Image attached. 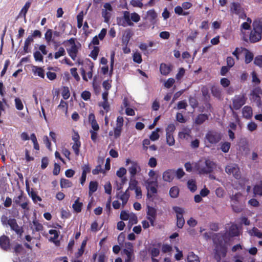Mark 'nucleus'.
<instances>
[{
	"label": "nucleus",
	"mask_w": 262,
	"mask_h": 262,
	"mask_svg": "<svg viewBox=\"0 0 262 262\" xmlns=\"http://www.w3.org/2000/svg\"><path fill=\"white\" fill-rule=\"evenodd\" d=\"M214 167V163L210 160L201 159L193 164V168L199 174H204L210 173Z\"/></svg>",
	"instance_id": "1"
},
{
	"label": "nucleus",
	"mask_w": 262,
	"mask_h": 262,
	"mask_svg": "<svg viewBox=\"0 0 262 262\" xmlns=\"http://www.w3.org/2000/svg\"><path fill=\"white\" fill-rule=\"evenodd\" d=\"M262 35V18L255 20L252 24V29L249 36H246L251 43H255L261 39Z\"/></svg>",
	"instance_id": "2"
},
{
	"label": "nucleus",
	"mask_w": 262,
	"mask_h": 262,
	"mask_svg": "<svg viewBox=\"0 0 262 262\" xmlns=\"http://www.w3.org/2000/svg\"><path fill=\"white\" fill-rule=\"evenodd\" d=\"M123 20L121 18L118 19V24L119 25L125 27L126 26H133L134 25L133 22L138 23L140 20V16L136 12L130 13L127 11L123 12Z\"/></svg>",
	"instance_id": "3"
},
{
	"label": "nucleus",
	"mask_w": 262,
	"mask_h": 262,
	"mask_svg": "<svg viewBox=\"0 0 262 262\" xmlns=\"http://www.w3.org/2000/svg\"><path fill=\"white\" fill-rule=\"evenodd\" d=\"M64 43L67 47V51L69 55L73 60H75L76 58L78 50L81 47L80 43L76 41V39L74 38H71L65 41Z\"/></svg>",
	"instance_id": "4"
},
{
	"label": "nucleus",
	"mask_w": 262,
	"mask_h": 262,
	"mask_svg": "<svg viewBox=\"0 0 262 262\" xmlns=\"http://www.w3.org/2000/svg\"><path fill=\"white\" fill-rule=\"evenodd\" d=\"M94 63L89 59H86L82 62L80 68L82 78L85 81L91 79L93 76V69Z\"/></svg>",
	"instance_id": "5"
},
{
	"label": "nucleus",
	"mask_w": 262,
	"mask_h": 262,
	"mask_svg": "<svg viewBox=\"0 0 262 262\" xmlns=\"http://www.w3.org/2000/svg\"><path fill=\"white\" fill-rule=\"evenodd\" d=\"M145 185L147 190V196L148 198H151L153 195L157 193V188L158 187L157 179H148L145 182Z\"/></svg>",
	"instance_id": "6"
},
{
	"label": "nucleus",
	"mask_w": 262,
	"mask_h": 262,
	"mask_svg": "<svg viewBox=\"0 0 262 262\" xmlns=\"http://www.w3.org/2000/svg\"><path fill=\"white\" fill-rule=\"evenodd\" d=\"M124 247L122 251V254L125 255L124 262H132L134 259V247L132 243H125Z\"/></svg>",
	"instance_id": "7"
},
{
	"label": "nucleus",
	"mask_w": 262,
	"mask_h": 262,
	"mask_svg": "<svg viewBox=\"0 0 262 262\" xmlns=\"http://www.w3.org/2000/svg\"><path fill=\"white\" fill-rule=\"evenodd\" d=\"M125 165H129L128 168V170L130 175V177L135 178V176L141 171V167L138 163L136 161H132L127 159L125 161Z\"/></svg>",
	"instance_id": "8"
},
{
	"label": "nucleus",
	"mask_w": 262,
	"mask_h": 262,
	"mask_svg": "<svg viewBox=\"0 0 262 262\" xmlns=\"http://www.w3.org/2000/svg\"><path fill=\"white\" fill-rule=\"evenodd\" d=\"M13 202L16 205H19L21 207V208L24 210V213L29 211V201L25 196L20 194L17 196H15L13 199Z\"/></svg>",
	"instance_id": "9"
},
{
	"label": "nucleus",
	"mask_w": 262,
	"mask_h": 262,
	"mask_svg": "<svg viewBox=\"0 0 262 262\" xmlns=\"http://www.w3.org/2000/svg\"><path fill=\"white\" fill-rule=\"evenodd\" d=\"M225 171L229 175H232L236 179H238L241 177L239 168L235 164H230L228 165L226 167Z\"/></svg>",
	"instance_id": "10"
},
{
	"label": "nucleus",
	"mask_w": 262,
	"mask_h": 262,
	"mask_svg": "<svg viewBox=\"0 0 262 262\" xmlns=\"http://www.w3.org/2000/svg\"><path fill=\"white\" fill-rule=\"evenodd\" d=\"M173 210L177 214V225L179 228H182L185 223V220L183 217L184 212V209L179 207H174Z\"/></svg>",
	"instance_id": "11"
},
{
	"label": "nucleus",
	"mask_w": 262,
	"mask_h": 262,
	"mask_svg": "<svg viewBox=\"0 0 262 262\" xmlns=\"http://www.w3.org/2000/svg\"><path fill=\"white\" fill-rule=\"evenodd\" d=\"M124 120L122 117L117 118L116 127L114 128V136L115 139L118 138L121 134Z\"/></svg>",
	"instance_id": "12"
},
{
	"label": "nucleus",
	"mask_w": 262,
	"mask_h": 262,
	"mask_svg": "<svg viewBox=\"0 0 262 262\" xmlns=\"http://www.w3.org/2000/svg\"><path fill=\"white\" fill-rule=\"evenodd\" d=\"M246 101V96L244 95L235 96L233 99V106L235 110L239 109Z\"/></svg>",
	"instance_id": "13"
},
{
	"label": "nucleus",
	"mask_w": 262,
	"mask_h": 262,
	"mask_svg": "<svg viewBox=\"0 0 262 262\" xmlns=\"http://www.w3.org/2000/svg\"><path fill=\"white\" fill-rule=\"evenodd\" d=\"M113 11L112 6L110 3H105L102 10V16L104 18V21L108 23L111 17V14Z\"/></svg>",
	"instance_id": "14"
},
{
	"label": "nucleus",
	"mask_w": 262,
	"mask_h": 262,
	"mask_svg": "<svg viewBox=\"0 0 262 262\" xmlns=\"http://www.w3.org/2000/svg\"><path fill=\"white\" fill-rule=\"evenodd\" d=\"M206 139L211 144H215L221 139L220 134L215 132H209L206 135Z\"/></svg>",
	"instance_id": "15"
},
{
	"label": "nucleus",
	"mask_w": 262,
	"mask_h": 262,
	"mask_svg": "<svg viewBox=\"0 0 262 262\" xmlns=\"http://www.w3.org/2000/svg\"><path fill=\"white\" fill-rule=\"evenodd\" d=\"M252 20L249 17L246 18V21L243 23L240 27L241 34L243 36V38L245 41H248V38L246 37L245 32L244 30H248L251 28V24Z\"/></svg>",
	"instance_id": "16"
},
{
	"label": "nucleus",
	"mask_w": 262,
	"mask_h": 262,
	"mask_svg": "<svg viewBox=\"0 0 262 262\" xmlns=\"http://www.w3.org/2000/svg\"><path fill=\"white\" fill-rule=\"evenodd\" d=\"M262 95V90L259 87L254 88L250 94V100L253 101H257L258 104L260 102L259 95Z\"/></svg>",
	"instance_id": "17"
},
{
	"label": "nucleus",
	"mask_w": 262,
	"mask_h": 262,
	"mask_svg": "<svg viewBox=\"0 0 262 262\" xmlns=\"http://www.w3.org/2000/svg\"><path fill=\"white\" fill-rule=\"evenodd\" d=\"M156 209L152 207L148 206L147 211V219L149 221L151 225H154L156 217Z\"/></svg>",
	"instance_id": "18"
},
{
	"label": "nucleus",
	"mask_w": 262,
	"mask_h": 262,
	"mask_svg": "<svg viewBox=\"0 0 262 262\" xmlns=\"http://www.w3.org/2000/svg\"><path fill=\"white\" fill-rule=\"evenodd\" d=\"M227 249L224 247H218L215 249V258L217 262H220L222 257H225L226 255Z\"/></svg>",
	"instance_id": "19"
},
{
	"label": "nucleus",
	"mask_w": 262,
	"mask_h": 262,
	"mask_svg": "<svg viewBox=\"0 0 262 262\" xmlns=\"http://www.w3.org/2000/svg\"><path fill=\"white\" fill-rule=\"evenodd\" d=\"M191 130L188 128H184L179 132V138L181 140L189 141L191 138Z\"/></svg>",
	"instance_id": "20"
},
{
	"label": "nucleus",
	"mask_w": 262,
	"mask_h": 262,
	"mask_svg": "<svg viewBox=\"0 0 262 262\" xmlns=\"http://www.w3.org/2000/svg\"><path fill=\"white\" fill-rule=\"evenodd\" d=\"M116 198L120 199L122 201V206L124 207V205L127 202L129 198V193L128 190H126L125 192H119L116 194Z\"/></svg>",
	"instance_id": "21"
},
{
	"label": "nucleus",
	"mask_w": 262,
	"mask_h": 262,
	"mask_svg": "<svg viewBox=\"0 0 262 262\" xmlns=\"http://www.w3.org/2000/svg\"><path fill=\"white\" fill-rule=\"evenodd\" d=\"M175 173L174 171L171 169L165 171L162 174L163 180L168 182H171L174 178Z\"/></svg>",
	"instance_id": "22"
},
{
	"label": "nucleus",
	"mask_w": 262,
	"mask_h": 262,
	"mask_svg": "<svg viewBox=\"0 0 262 262\" xmlns=\"http://www.w3.org/2000/svg\"><path fill=\"white\" fill-rule=\"evenodd\" d=\"M231 10L236 14H241V17H246V14L243 13V10L238 3H233L231 5Z\"/></svg>",
	"instance_id": "23"
},
{
	"label": "nucleus",
	"mask_w": 262,
	"mask_h": 262,
	"mask_svg": "<svg viewBox=\"0 0 262 262\" xmlns=\"http://www.w3.org/2000/svg\"><path fill=\"white\" fill-rule=\"evenodd\" d=\"M0 246L4 250L8 249L10 247L9 238L5 235L0 237Z\"/></svg>",
	"instance_id": "24"
},
{
	"label": "nucleus",
	"mask_w": 262,
	"mask_h": 262,
	"mask_svg": "<svg viewBox=\"0 0 262 262\" xmlns=\"http://www.w3.org/2000/svg\"><path fill=\"white\" fill-rule=\"evenodd\" d=\"M8 225H9L11 228L13 230L15 231L17 233H21V228L18 226L15 219H9L8 221Z\"/></svg>",
	"instance_id": "25"
},
{
	"label": "nucleus",
	"mask_w": 262,
	"mask_h": 262,
	"mask_svg": "<svg viewBox=\"0 0 262 262\" xmlns=\"http://www.w3.org/2000/svg\"><path fill=\"white\" fill-rule=\"evenodd\" d=\"M243 116L246 119H250L252 116V110L250 106H245L242 110Z\"/></svg>",
	"instance_id": "26"
},
{
	"label": "nucleus",
	"mask_w": 262,
	"mask_h": 262,
	"mask_svg": "<svg viewBox=\"0 0 262 262\" xmlns=\"http://www.w3.org/2000/svg\"><path fill=\"white\" fill-rule=\"evenodd\" d=\"M147 18L152 23H155L157 17V14L153 9L147 12Z\"/></svg>",
	"instance_id": "27"
},
{
	"label": "nucleus",
	"mask_w": 262,
	"mask_h": 262,
	"mask_svg": "<svg viewBox=\"0 0 262 262\" xmlns=\"http://www.w3.org/2000/svg\"><path fill=\"white\" fill-rule=\"evenodd\" d=\"M32 70L35 75H37L41 78H44V70L41 68L33 66Z\"/></svg>",
	"instance_id": "28"
},
{
	"label": "nucleus",
	"mask_w": 262,
	"mask_h": 262,
	"mask_svg": "<svg viewBox=\"0 0 262 262\" xmlns=\"http://www.w3.org/2000/svg\"><path fill=\"white\" fill-rule=\"evenodd\" d=\"M160 69L161 73L164 75H168L171 70L170 67L165 63H162L160 65Z\"/></svg>",
	"instance_id": "29"
},
{
	"label": "nucleus",
	"mask_w": 262,
	"mask_h": 262,
	"mask_svg": "<svg viewBox=\"0 0 262 262\" xmlns=\"http://www.w3.org/2000/svg\"><path fill=\"white\" fill-rule=\"evenodd\" d=\"M208 117L205 114H200L194 120V123L197 125L202 124L205 121L207 120Z\"/></svg>",
	"instance_id": "30"
},
{
	"label": "nucleus",
	"mask_w": 262,
	"mask_h": 262,
	"mask_svg": "<svg viewBox=\"0 0 262 262\" xmlns=\"http://www.w3.org/2000/svg\"><path fill=\"white\" fill-rule=\"evenodd\" d=\"M138 182L134 177H130L129 183V187L127 190H134L139 188L138 186Z\"/></svg>",
	"instance_id": "31"
},
{
	"label": "nucleus",
	"mask_w": 262,
	"mask_h": 262,
	"mask_svg": "<svg viewBox=\"0 0 262 262\" xmlns=\"http://www.w3.org/2000/svg\"><path fill=\"white\" fill-rule=\"evenodd\" d=\"M243 51L245 52V62L246 63L251 62L253 59L254 55L253 53L245 48H244Z\"/></svg>",
	"instance_id": "32"
},
{
	"label": "nucleus",
	"mask_w": 262,
	"mask_h": 262,
	"mask_svg": "<svg viewBox=\"0 0 262 262\" xmlns=\"http://www.w3.org/2000/svg\"><path fill=\"white\" fill-rule=\"evenodd\" d=\"M82 203L79 202V198H78L72 205L74 210L76 212H80L81 210Z\"/></svg>",
	"instance_id": "33"
},
{
	"label": "nucleus",
	"mask_w": 262,
	"mask_h": 262,
	"mask_svg": "<svg viewBox=\"0 0 262 262\" xmlns=\"http://www.w3.org/2000/svg\"><path fill=\"white\" fill-rule=\"evenodd\" d=\"M254 195L262 196V182L255 185L253 188Z\"/></svg>",
	"instance_id": "34"
},
{
	"label": "nucleus",
	"mask_w": 262,
	"mask_h": 262,
	"mask_svg": "<svg viewBox=\"0 0 262 262\" xmlns=\"http://www.w3.org/2000/svg\"><path fill=\"white\" fill-rule=\"evenodd\" d=\"M239 234V229L236 225H232L229 230V234L231 236H236Z\"/></svg>",
	"instance_id": "35"
},
{
	"label": "nucleus",
	"mask_w": 262,
	"mask_h": 262,
	"mask_svg": "<svg viewBox=\"0 0 262 262\" xmlns=\"http://www.w3.org/2000/svg\"><path fill=\"white\" fill-rule=\"evenodd\" d=\"M187 262H200L199 257L193 252H189L187 256Z\"/></svg>",
	"instance_id": "36"
},
{
	"label": "nucleus",
	"mask_w": 262,
	"mask_h": 262,
	"mask_svg": "<svg viewBox=\"0 0 262 262\" xmlns=\"http://www.w3.org/2000/svg\"><path fill=\"white\" fill-rule=\"evenodd\" d=\"M32 36L29 35L26 39L24 43V50L25 53L28 52V48L31 43L33 41Z\"/></svg>",
	"instance_id": "37"
},
{
	"label": "nucleus",
	"mask_w": 262,
	"mask_h": 262,
	"mask_svg": "<svg viewBox=\"0 0 262 262\" xmlns=\"http://www.w3.org/2000/svg\"><path fill=\"white\" fill-rule=\"evenodd\" d=\"M15 106L17 110L21 111L24 109V104L22 100L18 97H16L14 99Z\"/></svg>",
	"instance_id": "38"
},
{
	"label": "nucleus",
	"mask_w": 262,
	"mask_h": 262,
	"mask_svg": "<svg viewBox=\"0 0 262 262\" xmlns=\"http://www.w3.org/2000/svg\"><path fill=\"white\" fill-rule=\"evenodd\" d=\"M98 183L97 182L91 181L89 185V194L92 195L95 192L98 187Z\"/></svg>",
	"instance_id": "39"
},
{
	"label": "nucleus",
	"mask_w": 262,
	"mask_h": 262,
	"mask_svg": "<svg viewBox=\"0 0 262 262\" xmlns=\"http://www.w3.org/2000/svg\"><path fill=\"white\" fill-rule=\"evenodd\" d=\"M179 193V189L176 186H173L169 190V194L171 198H176Z\"/></svg>",
	"instance_id": "40"
},
{
	"label": "nucleus",
	"mask_w": 262,
	"mask_h": 262,
	"mask_svg": "<svg viewBox=\"0 0 262 262\" xmlns=\"http://www.w3.org/2000/svg\"><path fill=\"white\" fill-rule=\"evenodd\" d=\"M72 186V183L69 180L62 179L60 180V186L61 188H67L71 187Z\"/></svg>",
	"instance_id": "41"
},
{
	"label": "nucleus",
	"mask_w": 262,
	"mask_h": 262,
	"mask_svg": "<svg viewBox=\"0 0 262 262\" xmlns=\"http://www.w3.org/2000/svg\"><path fill=\"white\" fill-rule=\"evenodd\" d=\"M160 130L159 128H157L155 131H153L149 136V139L153 141H156L159 139L160 136L159 132Z\"/></svg>",
	"instance_id": "42"
},
{
	"label": "nucleus",
	"mask_w": 262,
	"mask_h": 262,
	"mask_svg": "<svg viewBox=\"0 0 262 262\" xmlns=\"http://www.w3.org/2000/svg\"><path fill=\"white\" fill-rule=\"evenodd\" d=\"M249 233L251 235H254L258 238H262V232H260L256 228L254 227L252 229L249 230Z\"/></svg>",
	"instance_id": "43"
},
{
	"label": "nucleus",
	"mask_w": 262,
	"mask_h": 262,
	"mask_svg": "<svg viewBox=\"0 0 262 262\" xmlns=\"http://www.w3.org/2000/svg\"><path fill=\"white\" fill-rule=\"evenodd\" d=\"M31 228L33 230H36L37 231L42 230V225L38 223L37 221H33L32 224H31Z\"/></svg>",
	"instance_id": "44"
},
{
	"label": "nucleus",
	"mask_w": 262,
	"mask_h": 262,
	"mask_svg": "<svg viewBox=\"0 0 262 262\" xmlns=\"http://www.w3.org/2000/svg\"><path fill=\"white\" fill-rule=\"evenodd\" d=\"M80 147H81V142H74L72 145V148L76 156H78L79 154V151H80L79 149H80Z\"/></svg>",
	"instance_id": "45"
},
{
	"label": "nucleus",
	"mask_w": 262,
	"mask_h": 262,
	"mask_svg": "<svg viewBox=\"0 0 262 262\" xmlns=\"http://www.w3.org/2000/svg\"><path fill=\"white\" fill-rule=\"evenodd\" d=\"M187 185L191 191L194 192L196 190V185L195 181L189 180L187 182Z\"/></svg>",
	"instance_id": "46"
},
{
	"label": "nucleus",
	"mask_w": 262,
	"mask_h": 262,
	"mask_svg": "<svg viewBox=\"0 0 262 262\" xmlns=\"http://www.w3.org/2000/svg\"><path fill=\"white\" fill-rule=\"evenodd\" d=\"M66 51L64 49L63 47H60L58 50L55 53L54 58L55 59H58L61 56L65 55Z\"/></svg>",
	"instance_id": "47"
},
{
	"label": "nucleus",
	"mask_w": 262,
	"mask_h": 262,
	"mask_svg": "<svg viewBox=\"0 0 262 262\" xmlns=\"http://www.w3.org/2000/svg\"><path fill=\"white\" fill-rule=\"evenodd\" d=\"M212 93L216 97L220 98L221 96V90L216 86H212L211 89Z\"/></svg>",
	"instance_id": "48"
},
{
	"label": "nucleus",
	"mask_w": 262,
	"mask_h": 262,
	"mask_svg": "<svg viewBox=\"0 0 262 262\" xmlns=\"http://www.w3.org/2000/svg\"><path fill=\"white\" fill-rule=\"evenodd\" d=\"M230 143L228 142L222 143L221 144V149L224 152H227L230 148Z\"/></svg>",
	"instance_id": "49"
},
{
	"label": "nucleus",
	"mask_w": 262,
	"mask_h": 262,
	"mask_svg": "<svg viewBox=\"0 0 262 262\" xmlns=\"http://www.w3.org/2000/svg\"><path fill=\"white\" fill-rule=\"evenodd\" d=\"M166 142L169 146H173L174 145L175 140L172 135H166Z\"/></svg>",
	"instance_id": "50"
},
{
	"label": "nucleus",
	"mask_w": 262,
	"mask_h": 262,
	"mask_svg": "<svg viewBox=\"0 0 262 262\" xmlns=\"http://www.w3.org/2000/svg\"><path fill=\"white\" fill-rule=\"evenodd\" d=\"M99 52V48L98 47H94V49H93V50L92 51V52L91 53L90 56L94 60H96L98 55Z\"/></svg>",
	"instance_id": "51"
},
{
	"label": "nucleus",
	"mask_w": 262,
	"mask_h": 262,
	"mask_svg": "<svg viewBox=\"0 0 262 262\" xmlns=\"http://www.w3.org/2000/svg\"><path fill=\"white\" fill-rule=\"evenodd\" d=\"M62 96L64 99H67L70 96L69 88L67 87H63L61 92Z\"/></svg>",
	"instance_id": "52"
},
{
	"label": "nucleus",
	"mask_w": 262,
	"mask_h": 262,
	"mask_svg": "<svg viewBox=\"0 0 262 262\" xmlns=\"http://www.w3.org/2000/svg\"><path fill=\"white\" fill-rule=\"evenodd\" d=\"M52 30L50 29L48 30L45 33V39L48 43L53 41L52 39Z\"/></svg>",
	"instance_id": "53"
},
{
	"label": "nucleus",
	"mask_w": 262,
	"mask_h": 262,
	"mask_svg": "<svg viewBox=\"0 0 262 262\" xmlns=\"http://www.w3.org/2000/svg\"><path fill=\"white\" fill-rule=\"evenodd\" d=\"M6 105L7 103L5 99H3L2 101H0V116L5 114Z\"/></svg>",
	"instance_id": "54"
},
{
	"label": "nucleus",
	"mask_w": 262,
	"mask_h": 262,
	"mask_svg": "<svg viewBox=\"0 0 262 262\" xmlns=\"http://www.w3.org/2000/svg\"><path fill=\"white\" fill-rule=\"evenodd\" d=\"M128 220H129V223L131 225L136 224L138 221L137 216L133 212H130V214L129 216Z\"/></svg>",
	"instance_id": "55"
},
{
	"label": "nucleus",
	"mask_w": 262,
	"mask_h": 262,
	"mask_svg": "<svg viewBox=\"0 0 262 262\" xmlns=\"http://www.w3.org/2000/svg\"><path fill=\"white\" fill-rule=\"evenodd\" d=\"M133 60L138 63H141L142 59L141 55L139 52H136L133 55Z\"/></svg>",
	"instance_id": "56"
},
{
	"label": "nucleus",
	"mask_w": 262,
	"mask_h": 262,
	"mask_svg": "<svg viewBox=\"0 0 262 262\" xmlns=\"http://www.w3.org/2000/svg\"><path fill=\"white\" fill-rule=\"evenodd\" d=\"M130 4L134 7L141 8L143 6V3L140 0H132Z\"/></svg>",
	"instance_id": "57"
},
{
	"label": "nucleus",
	"mask_w": 262,
	"mask_h": 262,
	"mask_svg": "<svg viewBox=\"0 0 262 262\" xmlns=\"http://www.w3.org/2000/svg\"><path fill=\"white\" fill-rule=\"evenodd\" d=\"M105 192L109 195L112 193V187L111 184L110 182H107L104 185Z\"/></svg>",
	"instance_id": "58"
},
{
	"label": "nucleus",
	"mask_w": 262,
	"mask_h": 262,
	"mask_svg": "<svg viewBox=\"0 0 262 262\" xmlns=\"http://www.w3.org/2000/svg\"><path fill=\"white\" fill-rule=\"evenodd\" d=\"M252 75V82L255 84H258L260 82L259 78L257 77V75L255 72L253 71L251 73Z\"/></svg>",
	"instance_id": "59"
},
{
	"label": "nucleus",
	"mask_w": 262,
	"mask_h": 262,
	"mask_svg": "<svg viewBox=\"0 0 262 262\" xmlns=\"http://www.w3.org/2000/svg\"><path fill=\"white\" fill-rule=\"evenodd\" d=\"M34 57L36 61H42L43 56L40 51H36L34 53Z\"/></svg>",
	"instance_id": "60"
},
{
	"label": "nucleus",
	"mask_w": 262,
	"mask_h": 262,
	"mask_svg": "<svg viewBox=\"0 0 262 262\" xmlns=\"http://www.w3.org/2000/svg\"><path fill=\"white\" fill-rule=\"evenodd\" d=\"M175 128H176V127H175V126L174 124H169L166 129V135H168V134L172 135V133L174 131Z\"/></svg>",
	"instance_id": "61"
},
{
	"label": "nucleus",
	"mask_w": 262,
	"mask_h": 262,
	"mask_svg": "<svg viewBox=\"0 0 262 262\" xmlns=\"http://www.w3.org/2000/svg\"><path fill=\"white\" fill-rule=\"evenodd\" d=\"M254 63L255 65L262 68V56H256L254 59Z\"/></svg>",
	"instance_id": "62"
},
{
	"label": "nucleus",
	"mask_w": 262,
	"mask_h": 262,
	"mask_svg": "<svg viewBox=\"0 0 262 262\" xmlns=\"http://www.w3.org/2000/svg\"><path fill=\"white\" fill-rule=\"evenodd\" d=\"M148 165L151 168L155 167L157 165V159L154 157H151L148 161Z\"/></svg>",
	"instance_id": "63"
},
{
	"label": "nucleus",
	"mask_w": 262,
	"mask_h": 262,
	"mask_svg": "<svg viewBox=\"0 0 262 262\" xmlns=\"http://www.w3.org/2000/svg\"><path fill=\"white\" fill-rule=\"evenodd\" d=\"M126 173V170L125 168H120L116 172L117 176L119 178H122Z\"/></svg>",
	"instance_id": "64"
}]
</instances>
